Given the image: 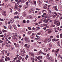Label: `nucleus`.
<instances>
[{
	"mask_svg": "<svg viewBox=\"0 0 62 62\" xmlns=\"http://www.w3.org/2000/svg\"><path fill=\"white\" fill-rule=\"evenodd\" d=\"M31 60H32V61H34V58L31 57Z\"/></svg>",
	"mask_w": 62,
	"mask_h": 62,
	"instance_id": "obj_31",
	"label": "nucleus"
},
{
	"mask_svg": "<svg viewBox=\"0 0 62 62\" xmlns=\"http://www.w3.org/2000/svg\"><path fill=\"white\" fill-rule=\"evenodd\" d=\"M19 45L18 44H17L16 45H15V47H16L17 48H18L19 47Z\"/></svg>",
	"mask_w": 62,
	"mask_h": 62,
	"instance_id": "obj_18",
	"label": "nucleus"
},
{
	"mask_svg": "<svg viewBox=\"0 0 62 62\" xmlns=\"http://www.w3.org/2000/svg\"><path fill=\"white\" fill-rule=\"evenodd\" d=\"M54 24H56L57 25L59 26L60 25V22L58 21H56V20H55L54 21Z\"/></svg>",
	"mask_w": 62,
	"mask_h": 62,
	"instance_id": "obj_2",
	"label": "nucleus"
},
{
	"mask_svg": "<svg viewBox=\"0 0 62 62\" xmlns=\"http://www.w3.org/2000/svg\"><path fill=\"white\" fill-rule=\"evenodd\" d=\"M0 21H3V19H1V18H0Z\"/></svg>",
	"mask_w": 62,
	"mask_h": 62,
	"instance_id": "obj_57",
	"label": "nucleus"
},
{
	"mask_svg": "<svg viewBox=\"0 0 62 62\" xmlns=\"http://www.w3.org/2000/svg\"><path fill=\"white\" fill-rule=\"evenodd\" d=\"M33 2H34V5H36V1H34Z\"/></svg>",
	"mask_w": 62,
	"mask_h": 62,
	"instance_id": "obj_32",
	"label": "nucleus"
},
{
	"mask_svg": "<svg viewBox=\"0 0 62 62\" xmlns=\"http://www.w3.org/2000/svg\"><path fill=\"white\" fill-rule=\"evenodd\" d=\"M59 17V15H57V16L56 19H58V17Z\"/></svg>",
	"mask_w": 62,
	"mask_h": 62,
	"instance_id": "obj_47",
	"label": "nucleus"
},
{
	"mask_svg": "<svg viewBox=\"0 0 62 62\" xmlns=\"http://www.w3.org/2000/svg\"><path fill=\"white\" fill-rule=\"evenodd\" d=\"M38 3L39 5L41 4V2L40 1H38Z\"/></svg>",
	"mask_w": 62,
	"mask_h": 62,
	"instance_id": "obj_17",
	"label": "nucleus"
},
{
	"mask_svg": "<svg viewBox=\"0 0 62 62\" xmlns=\"http://www.w3.org/2000/svg\"><path fill=\"white\" fill-rule=\"evenodd\" d=\"M13 22H14V19L12 18H11L10 21L11 23H13Z\"/></svg>",
	"mask_w": 62,
	"mask_h": 62,
	"instance_id": "obj_8",
	"label": "nucleus"
},
{
	"mask_svg": "<svg viewBox=\"0 0 62 62\" xmlns=\"http://www.w3.org/2000/svg\"><path fill=\"white\" fill-rule=\"evenodd\" d=\"M36 28H37V29H40V28L39 27H36Z\"/></svg>",
	"mask_w": 62,
	"mask_h": 62,
	"instance_id": "obj_42",
	"label": "nucleus"
},
{
	"mask_svg": "<svg viewBox=\"0 0 62 62\" xmlns=\"http://www.w3.org/2000/svg\"><path fill=\"white\" fill-rule=\"evenodd\" d=\"M2 47H3V46H4V45H5V43H2Z\"/></svg>",
	"mask_w": 62,
	"mask_h": 62,
	"instance_id": "obj_37",
	"label": "nucleus"
},
{
	"mask_svg": "<svg viewBox=\"0 0 62 62\" xmlns=\"http://www.w3.org/2000/svg\"><path fill=\"white\" fill-rule=\"evenodd\" d=\"M0 62H3V59H0Z\"/></svg>",
	"mask_w": 62,
	"mask_h": 62,
	"instance_id": "obj_34",
	"label": "nucleus"
},
{
	"mask_svg": "<svg viewBox=\"0 0 62 62\" xmlns=\"http://www.w3.org/2000/svg\"><path fill=\"white\" fill-rule=\"evenodd\" d=\"M53 17L54 18H55L56 16V15H57V13L56 12H53Z\"/></svg>",
	"mask_w": 62,
	"mask_h": 62,
	"instance_id": "obj_5",
	"label": "nucleus"
},
{
	"mask_svg": "<svg viewBox=\"0 0 62 62\" xmlns=\"http://www.w3.org/2000/svg\"><path fill=\"white\" fill-rule=\"evenodd\" d=\"M58 57H61V55H59L58 56Z\"/></svg>",
	"mask_w": 62,
	"mask_h": 62,
	"instance_id": "obj_39",
	"label": "nucleus"
},
{
	"mask_svg": "<svg viewBox=\"0 0 62 62\" xmlns=\"http://www.w3.org/2000/svg\"><path fill=\"white\" fill-rule=\"evenodd\" d=\"M29 12L30 13H32V15H35V12H34V9H30L29 10Z\"/></svg>",
	"mask_w": 62,
	"mask_h": 62,
	"instance_id": "obj_1",
	"label": "nucleus"
},
{
	"mask_svg": "<svg viewBox=\"0 0 62 62\" xmlns=\"http://www.w3.org/2000/svg\"><path fill=\"white\" fill-rule=\"evenodd\" d=\"M24 40H25V41H26V42H29V38H28V37H25V38H24Z\"/></svg>",
	"mask_w": 62,
	"mask_h": 62,
	"instance_id": "obj_3",
	"label": "nucleus"
},
{
	"mask_svg": "<svg viewBox=\"0 0 62 62\" xmlns=\"http://www.w3.org/2000/svg\"><path fill=\"white\" fill-rule=\"evenodd\" d=\"M10 10H11V12H12V9H11V8H10Z\"/></svg>",
	"mask_w": 62,
	"mask_h": 62,
	"instance_id": "obj_60",
	"label": "nucleus"
},
{
	"mask_svg": "<svg viewBox=\"0 0 62 62\" xmlns=\"http://www.w3.org/2000/svg\"><path fill=\"white\" fill-rule=\"evenodd\" d=\"M42 53V51L41 50H40V51L39 52V54H40V53Z\"/></svg>",
	"mask_w": 62,
	"mask_h": 62,
	"instance_id": "obj_51",
	"label": "nucleus"
},
{
	"mask_svg": "<svg viewBox=\"0 0 62 62\" xmlns=\"http://www.w3.org/2000/svg\"><path fill=\"white\" fill-rule=\"evenodd\" d=\"M7 59H8V60H10V58L9 57H8V58H7Z\"/></svg>",
	"mask_w": 62,
	"mask_h": 62,
	"instance_id": "obj_62",
	"label": "nucleus"
},
{
	"mask_svg": "<svg viewBox=\"0 0 62 62\" xmlns=\"http://www.w3.org/2000/svg\"><path fill=\"white\" fill-rule=\"evenodd\" d=\"M31 55L32 56H33V57H34V54L32 53V54H31Z\"/></svg>",
	"mask_w": 62,
	"mask_h": 62,
	"instance_id": "obj_44",
	"label": "nucleus"
},
{
	"mask_svg": "<svg viewBox=\"0 0 62 62\" xmlns=\"http://www.w3.org/2000/svg\"><path fill=\"white\" fill-rule=\"evenodd\" d=\"M26 5L27 6V5H28V2H27L26 3Z\"/></svg>",
	"mask_w": 62,
	"mask_h": 62,
	"instance_id": "obj_46",
	"label": "nucleus"
},
{
	"mask_svg": "<svg viewBox=\"0 0 62 62\" xmlns=\"http://www.w3.org/2000/svg\"><path fill=\"white\" fill-rule=\"evenodd\" d=\"M21 62V61L19 60H17L16 61V62Z\"/></svg>",
	"mask_w": 62,
	"mask_h": 62,
	"instance_id": "obj_43",
	"label": "nucleus"
},
{
	"mask_svg": "<svg viewBox=\"0 0 62 62\" xmlns=\"http://www.w3.org/2000/svg\"><path fill=\"white\" fill-rule=\"evenodd\" d=\"M7 55L8 56H9V53L7 54Z\"/></svg>",
	"mask_w": 62,
	"mask_h": 62,
	"instance_id": "obj_56",
	"label": "nucleus"
},
{
	"mask_svg": "<svg viewBox=\"0 0 62 62\" xmlns=\"http://www.w3.org/2000/svg\"><path fill=\"white\" fill-rule=\"evenodd\" d=\"M8 28L9 29H11V26L10 25L8 27Z\"/></svg>",
	"mask_w": 62,
	"mask_h": 62,
	"instance_id": "obj_28",
	"label": "nucleus"
},
{
	"mask_svg": "<svg viewBox=\"0 0 62 62\" xmlns=\"http://www.w3.org/2000/svg\"><path fill=\"white\" fill-rule=\"evenodd\" d=\"M56 0V2H57L58 3V1L59 0Z\"/></svg>",
	"mask_w": 62,
	"mask_h": 62,
	"instance_id": "obj_49",
	"label": "nucleus"
},
{
	"mask_svg": "<svg viewBox=\"0 0 62 62\" xmlns=\"http://www.w3.org/2000/svg\"><path fill=\"white\" fill-rule=\"evenodd\" d=\"M10 47H11L10 49L11 50H13V49H14L13 46L11 45V46H10Z\"/></svg>",
	"mask_w": 62,
	"mask_h": 62,
	"instance_id": "obj_12",
	"label": "nucleus"
},
{
	"mask_svg": "<svg viewBox=\"0 0 62 62\" xmlns=\"http://www.w3.org/2000/svg\"><path fill=\"white\" fill-rule=\"evenodd\" d=\"M27 17L29 18H32V16L31 15H29L27 16Z\"/></svg>",
	"mask_w": 62,
	"mask_h": 62,
	"instance_id": "obj_23",
	"label": "nucleus"
},
{
	"mask_svg": "<svg viewBox=\"0 0 62 62\" xmlns=\"http://www.w3.org/2000/svg\"><path fill=\"white\" fill-rule=\"evenodd\" d=\"M32 36H35V34L34 33H32Z\"/></svg>",
	"mask_w": 62,
	"mask_h": 62,
	"instance_id": "obj_58",
	"label": "nucleus"
},
{
	"mask_svg": "<svg viewBox=\"0 0 62 62\" xmlns=\"http://www.w3.org/2000/svg\"><path fill=\"white\" fill-rule=\"evenodd\" d=\"M59 40V39H57L55 40V41L56 42V41H58Z\"/></svg>",
	"mask_w": 62,
	"mask_h": 62,
	"instance_id": "obj_64",
	"label": "nucleus"
},
{
	"mask_svg": "<svg viewBox=\"0 0 62 62\" xmlns=\"http://www.w3.org/2000/svg\"><path fill=\"white\" fill-rule=\"evenodd\" d=\"M17 54H19V55H20V53H19V52H17Z\"/></svg>",
	"mask_w": 62,
	"mask_h": 62,
	"instance_id": "obj_54",
	"label": "nucleus"
},
{
	"mask_svg": "<svg viewBox=\"0 0 62 62\" xmlns=\"http://www.w3.org/2000/svg\"><path fill=\"white\" fill-rule=\"evenodd\" d=\"M18 5L16 4H15V8H14L15 9H16L18 8Z\"/></svg>",
	"mask_w": 62,
	"mask_h": 62,
	"instance_id": "obj_7",
	"label": "nucleus"
},
{
	"mask_svg": "<svg viewBox=\"0 0 62 62\" xmlns=\"http://www.w3.org/2000/svg\"><path fill=\"white\" fill-rule=\"evenodd\" d=\"M2 14L3 15L6 16V11H4L2 13Z\"/></svg>",
	"mask_w": 62,
	"mask_h": 62,
	"instance_id": "obj_15",
	"label": "nucleus"
},
{
	"mask_svg": "<svg viewBox=\"0 0 62 62\" xmlns=\"http://www.w3.org/2000/svg\"><path fill=\"white\" fill-rule=\"evenodd\" d=\"M33 53L32 52H29V55H31V54Z\"/></svg>",
	"mask_w": 62,
	"mask_h": 62,
	"instance_id": "obj_26",
	"label": "nucleus"
},
{
	"mask_svg": "<svg viewBox=\"0 0 62 62\" xmlns=\"http://www.w3.org/2000/svg\"><path fill=\"white\" fill-rule=\"evenodd\" d=\"M22 57L21 56H19L18 57V59L19 60H21V59H22Z\"/></svg>",
	"mask_w": 62,
	"mask_h": 62,
	"instance_id": "obj_24",
	"label": "nucleus"
},
{
	"mask_svg": "<svg viewBox=\"0 0 62 62\" xmlns=\"http://www.w3.org/2000/svg\"><path fill=\"white\" fill-rule=\"evenodd\" d=\"M5 23L6 24V25H7V24L8 23V22L7 21H5Z\"/></svg>",
	"mask_w": 62,
	"mask_h": 62,
	"instance_id": "obj_38",
	"label": "nucleus"
},
{
	"mask_svg": "<svg viewBox=\"0 0 62 62\" xmlns=\"http://www.w3.org/2000/svg\"><path fill=\"white\" fill-rule=\"evenodd\" d=\"M60 38L61 39H62V34H61L60 35Z\"/></svg>",
	"mask_w": 62,
	"mask_h": 62,
	"instance_id": "obj_35",
	"label": "nucleus"
},
{
	"mask_svg": "<svg viewBox=\"0 0 62 62\" xmlns=\"http://www.w3.org/2000/svg\"><path fill=\"white\" fill-rule=\"evenodd\" d=\"M2 31L3 32H5H5H7V31L5 30H4V29H2Z\"/></svg>",
	"mask_w": 62,
	"mask_h": 62,
	"instance_id": "obj_21",
	"label": "nucleus"
},
{
	"mask_svg": "<svg viewBox=\"0 0 62 62\" xmlns=\"http://www.w3.org/2000/svg\"><path fill=\"white\" fill-rule=\"evenodd\" d=\"M50 7H51V5H48V8H50Z\"/></svg>",
	"mask_w": 62,
	"mask_h": 62,
	"instance_id": "obj_63",
	"label": "nucleus"
},
{
	"mask_svg": "<svg viewBox=\"0 0 62 62\" xmlns=\"http://www.w3.org/2000/svg\"><path fill=\"white\" fill-rule=\"evenodd\" d=\"M22 6L21 5H20L18 6L19 8H22Z\"/></svg>",
	"mask_w": 62,
	"mask_h": 62,
	"instance_id": "obj_40",
	"label": "nucleus"
},
{
	"mask_svg": "<svg viewBox=\"0 0 62 62\" xmlns=\"http://www.w3.org/2000/svg\"><path fill=\"white\" fill-rule=\"evenodd\" d=\"M39 58H40V56H38V57H37V59H38V60H39Z\"/></svg>",
	"mask_w": 62,
	"mask_h": 62,
	"instance_id": "obj_30",
	"label": "nucleus"
},
{
	"mask_svg": "<svg viewBox=\"0 0 62 62\" xmlns=\"http://www.w3.org/2000/svg\"><path fill=\"white\" fill-rule=\"evenodd\" d=\"M21 2L22 3H24V1L23 0H19L17 4H18H18H19V3H20Z\"/></svg>",
	"mask_w": 62,
	"mask_h": 62,
	"instance_id": "obj_4",
	"label": "nucleus"
},
{
	"mask_svg": "<svg viewBox=\"0 0 62 62\" xmlns=\"http://www.w3.org/2000/svg\"><path fill=\"white\" fill-rule=\"evenodd\" d=\"M28 55H26V57L25 58V59L26 60H27V58H28Z\"/></svg>",
	"mask_w": 62,
	"mask_h": 62,
	"instance_id": "obj_25",
	"label": "nucleus"
},
{
	"mask_svg": "<svg viewBox=\"0 0 62 62\" xmlns=\"http://www.w3.org/2000/svg\"><path fill=\"white\" fill-rule=\"evenodd\" d=\"M19 16H15V18H16L17 19H18V18H19Z\"/></svg>",
	"mask_w": 62,
	"mask_h": 62,
	"instance_id": "obj_27",
	"label": "nucleus"
},
{
	"mask_svg": "<svg viewBox=\"0 0 62 62\" xmlns=\"http://www.w3.org/2000/svg\"><path fill=\"white\" fill-rule=\"evenodd\" d=\"M50 56V55L49 54H47V56H46V57L47 58L48 57H49V56Z\"/></svg>",
	"mask_w": 62,
	"mask_h": 62,
	"instance_id": "obj_33",
	"label": "nucleus"
},
{
	"mask_svg": "<svg viewBox=\"0 0 62 62\" xmlns=\"http://www.w3.org/2000/svg\"><path fill=\"white\" fill-rule=\"evenodd\" d=\"M18 11H19V12H21V9H19L18 10Z\"/></svg>",
	"mask_w": 62,
	"mask_h": 62,
	"instance_id": "obj_52",
	"label": "nucleus"
},
{
	"mask_svg": "<svg viewBox=\"0 0 62 62\" xmlns=\"http://www.w3.org/2000/svg\"><path fill=\"white\" fill-rule=\"evenodd\" d=\"M50 38H51V39L52 38H54V37H53V36H51L50 37Z\"/></svg>",
	"mask_w": 62,
	"mask_h": 62,
	"instance_id": "obj_55",
	"label": "nucleus"
},
{
	"mask_svg": "<svg viewBox=\"0 0 62 62\" xmlns=\"http://www.w3.org/2000/svg\"><path fill=\"white\" fill-rule=\"evenodd\" d=\"M28 29L29 30H31V28L30 27H28Z\"/></svg>",
	"mask_w": 62,
	"mask_h": 62,
	"instance_id": "obj_36",
	"label": "nucleus"
},
{
	"mask_svg": "<svg viewBox=\"0 0 62 62\" xmlns=\"http://www.w3.org/2000/svg\"><path fill=\"white\" fill-rule=\"evenodd\" d=\"M44 22H45V23H47L48 22V21L46 19H45L43 21Z\"/></svg>",
	"mask_w": 62,
	"mask_h": 62,
	"instance_id": "obj_9",
	"label": "nucleus"
},
{
	"mask_svg": "<svg viewBox=\"0 0 62 62\" xmlns=\"http://www.w3.org/2000/svg\"><path fill=\"white\" fill-rule=\"evenodd\" d=\"M26 13H25V12H23V16L24 17H25V16H26Z\"/></svg>",
	"mask_w": 62,
	"mask_h": 62,
	"instance_id": "obj_13",
	"label": "nucleus"
},
{
	"mask_svg": "<svg viewBox=\"0 0 62 62\" xmlns=\"http://www.w3.org/2000/svg\"><path fill=\"white\" fill-rule=\"evenodd\" d=\"M46 50V48L44 49V51H46V52H47V51H49V50H51V48H49L47 50H46H46Z\"/></svg>",
	"mask_w": 62,
	"mask_h": 62,
	"instance_id": "obj_19",
	"label": "nucleus"
},
{
	"mask_svg": "<svg viewBox=\"0 0 62 62\" xmlns=\"http://www.w3.org/2000/svg\"><path fill=\"white\" fill-rule=\"evenodd\" d=\"M20 54L21 56H24L25 55V54H24L23 53H21Z\"/></svg>",
	"mask_w": 62,
	"mask_h": 62,
	"instance_id": "obj_16",
	"label": "nucleus"
},
{
	"mask_svg": "<svg viewBox=\"0 0 62 62\" xmlns=\"http://www.w3.org/2000/svg\"><path fill=\"white\" fill-rule=\"evenodd\" d=\"M31 4L32 5H33V1H31Z\"/></svg>",
	"mask_w": 62,
	"mask_h": 62,
	"instance_id": "obj_53",
	"label": "nucleus"
},
{
	"mask_svg": "<svg viewBox=\"0 0 62 62\" xmlns=\"http://www.w3.org/2000/svg\"><path fill=\"white\" fill-rule=\"evenodd\" d=\"M16 38H15V36L14 35L12 37V39L13 40H15L16 39Z\"/></svg>",
	"mask_w": 62,
	"mask_h": 62,
	"instance_id": "obj_14",
	"label": "nucleus"
},
{
	"mask_svg": "<svg viewBox=\"0 0 62 62\" xmlns=\"http://www.w3.org/2000/svg\"><path fill=\"white\" fill-rule=\"evenodd\" d=\"M32 30H34L35 29V28L33 27L32 28Z\"/></svg>",
	"mask_w": 62,
	"mask_h": 62,
	"instance_id": "obj_59",
	"label": "nucleus"
},
{
	"mask_svg": "<svg viewBox=\"0 0 62 62\" xmlns=\"http://www.w3.org/2000/svg\"><path fill=\"white\" fill-rule=\"evenodd\" d=\"M47 41H48V42H49L51 40V38H49L48 39H47Z\"/></svg>",
	"mask_w": 62,
	"mask_h": 62,
	"instance_id": "obj_20",
	"label": "nucleus"
},
{
	"mask_svg": "<svg viewBox=\"0 0 62 62\" xmlns=\"http://www.w3.org/2000/svg\"><path fill=\"white\" fill-rule=\"evenodd\" d=\"M54 9L55 10H56V11H58V9H57V6H56L55 7Z\"/></svg>",
	"mask_w": 62,
	"mask_h": 62,
	"instance_id": "obj_11",
	"label": "nucleus"
},
{
	"mask_svg": "<svg viewBox=\"0 0 62 62\" xmlns=\"http://www.w3.org/2000/svg\"><path fill=\"white\" fill-rule=\"evenodd\" d=\"M0 37H4V35H0Z\"/></svg>",
	"mask_w": 62,
	"mask_h": 62,
	"instance_id": "obj_45",
	"label": "nucleus"
},
{
	"mask_svg": "<svg viewBox=\"0 0 62 62\" xmlns=\"http://www.w3.org/2000/svg\"><path fill=\"white\" fill-rule=\"evenodd\" d=\"M51 57H48L47 58V59H48V60H50V58H51Z\"/></svg>",
	"mask_w": 62,
	"mask_h": 62,
	"instance_id": "obj_41",
	"label": "nucleus"
},
{
	"mask_svg": "<svg viewBox=\"0 0 62 62\" xmlns=\"http://www.w3.org/2000/svg\"><path fill=\"white\" fill-rule=\"evenodd\" d=\"M56 37L57 38H59V35H57V36Z\"/></svg>",
	"mask_w": 62,
	"mask_h": 62,
	"instance_id": "obj_50",
	"label": "nucleus"
},
{
	"mask_svg": "<svg viewBox=\"0 0 62 62\" xmlns=\"http://www.w3.org/2000/svg\"><path fill=\"white\" fill-rule=\"evenodd\" d=\"M49 11L48 12V13H51V10H48Z\"/></svg>",
	"mask_w": 62,
	"mask_h": 62,
	"instance_id": "obj_48",
	"label": "nucleus"
},
{
	"mask_svg": "<svg viewBox=\"0 0 62 62\" xmlns=\"http://www.w3.org/2000/svg\"><path fill=\"white\" fill-rule=\"evenodd\" d=\"M57 46H60V43L59 42H57Z\"/></svg>",
	"mask_w": 62,
	"mask_h": 62,
	"instance_id": "obj_22",
	"label": "nucleus"
},
{
	"mask_svg": "<svg viewBox=\"0 0 62 62\" xmlns=\"http://www.w3.org/2000/svg\"><path fill=\"white\" fill-rule=\"evenodd\" d=\"M51 31H49L48 32V34H49V33H51Z\"/></svg>",
	"mask_w": 62,
	"mask_h": 62,
	"instance_id": "obj_61",
	"label": "nucleus"
},
{
	"mask_svg": "<svg viewBox=\"0 0 62 62\" xmlns=\"http://www.w3.org/2000/svg\"><path fill=\"white\" fill-rule=\"evenodd\" d=\"M6 46L8 47H9L10 46H11V45H10L8 43H7L6 44Z\"/></svg>",
	"mask_w": 62,
	"mask_h": 62,
	"instance_id": "obj_10",
	"label": "nucleus"
},
{
	"mask_svg": "<svg viewBox=\"0 0 62 62\" xmlns=\"http://www.w3.org/2000/svg\"><path fill=\"white\" fill-rule=\"evenodd\" d=\"M13 28L16 30H17V27L16 25H13Z\"/></svg>",
	"mask_w": 62,
	"mask_h": 62,
	"instance_id": "obj_6",
	"label": "nucleus"
},
{
	"mask_svg": "<svg viewBox=\"0 0 62 62\" xmlns=\"http://www.w3.org/2000/svg\"><path fill=\"white\" fill-rule=\"evenodd\" d=\"M31 38L32 39H34V36L32 35H31Z\"/></svg>",
	"mask_w": 62,
	"mask_h": 62,
	"instance_id": "obj_29",
	"label": "nucleus"
}]
</instances>
